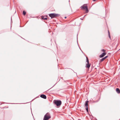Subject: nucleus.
Here are the masks:
<instances>
[{
	"instance_id": "1",
	"label": "nucleus",
	"mask_w": 120,
	"mask_h": 120,
	"mask_svg": "<svg viewBox=\"0 0 120 120\" xmlns=\"http://www.w3.org/2000/svg\"><path fill=\"white\" fill-rule=\"evenodd\" d=\"M51 116L50 114L48 112L45 115L43 119V120H48L51 118Z\"/></svg>"
},
{
	"instance_id": "2",
	"label": "nucleus",
	"mask_w": 120,
	"mask_h": 120,
	"mask_svg": "<svg viewBox=\"0 0 120 120\" xmlns=\"http://www.w3.org/2000/svg\"><path fill=\"white\" fill-rule=\"evenodd\" d=\"M54 103L57 106H60L61 104V101L60 100H55Z\"/></svg>"
},
{
	"instance_id": "3",
	"label": "nucleus",
	"mask_w": 120,
	"mask_h": 120,
	"mask_svg": "<svg viewBox=\"0 0 120 120\" xmlns=\"http://www.w3.org/2000/svg\"><path fill=\"white\" fill-rule=\"evenodd\" d=\"M82 9L85 10L86 13L88 12L87 7L86 5H83L82 7Z\"/></svg>"
},
{
	"instance_id": "4",
	"label": "nucleus",
	"mask_w": 120,
	"mask_h": 120,
	"mask_svg": "<svg viewBox=\"0 0 120 120\" xmlns=\"http://www.w3.org/2000/svg\"><path fill=\"white\" fill-rule=\"evenodd\" d=\"M58 15V14L55 13L51 14H49V16L51 17L52 18L57 16Z\"/></svg>"
},
{
	"instance_id": "5",
	"label": "nucleus",
	"mask_w": 120,
	"mask_h": 120,
	"mask_svg": "<svg viewBox=\"0 0 120 120\" xmlns=\"http://www.w3.org/2000/svg\"><path fill=\"white\" fill-rule=\"evenodd\" d=\"M106 54V53L105 52L103 53L102 54L100 55L99 56L100 58H102Z\"/></svg>"
},
{
	"instance_id": "6",
	"label": "nucleus",
	"mask_w": 120,
	"mask_h": 120,
	"mask_svg": "<svg viewBox=\"0 0 120 120\" xmlns=\"http://www.w3.org/2000/svg\"><path fill=\"white\" fill-rule=\"evenodd\" d=\"M108 57V56H107L103 58H102L100 60V61L101 62L103 61L104 60L106 59Z\"/></svg>"
},
{
	"instance_id": "7",
	"label": "nucleus",
	"mask_w": 120,
	"mask_h": 120,
	"mask_svg": "<svg viewBox=\"0 0 120 120\" xmlns=\"http://www.w3.org/2000/svg\"><path fill=\"white\" fill-rule=\"evenodd\" d=\"M40 97L41 98L45 99H46V96L44 94L41 95L40 96Z\"/></svg>"
},
{
	"instance_id": "8",
	"label": "nucleus",
	"mask_w": 120,
	"mask_h": 120,
	"mask_svg": "<svg viewBox=\"0 0 120 120\" xmlns=\"http://www.w3.org/2000/svg\"><path fill=\"white\" fill-rule=\"evenodd\" d=\"M90 64L89 63L86 64V67L88 69H89L90 66Z\"/></svg>"
},
{
	"instance_id": "9",
	"label": "nucleus",
	"mask_w": 120,
	"mask_h": 120,
	"mask_svg": "<svg viewBox=\"0 0 120 120\" xmlns=\"http://www.w3.org/2000/svg\"><path fill=\"white\" fill-rule=\"evenodd\" d=\"M41 18L44 20H46L47 19V18H46V17L45 16H42L41 17Z\"/></svg>"
},
{
	"instance_id": "10",
	"label": "nucleus",
	"mask_w": 120,
	"mask_h": 120,
	"mask_svg": "<svg viewBox=\"0 0 120 120\" xmlns=\"http://www.w3.org/2000/svg\"><path fill=\"white\" fill-rule=\"evenodd\" d=\"M116 92L118 94H119L120 92V91L119 89L118 88H117L116 89Z\"/></svg>"
},
{
	"instance_id": "11",
	"label": "nucleus",
	"mask_w": 120,
	"mask_h": 120,
	"mask_svg": "<svg viewBox=\"0 0 120 120\" xmlns=\"http://www.w3.org/2000/svg\"><path fill=\"white\" fill-rule=\"evenodd\" d=\"M89 101H87L86 102V103L85 104V106L86 107H88V103Z\"/></svg>"
},
{
	"instance_id": "12",
	"label": "nucleus",
	"mask_w": 120,
	"mask_h": 120,
	"mask_svg": "<svg viewBox=\"0 0 120 120\" xmlns=\"http://www.w3.org/2000/svg\"><path fill=\"white\" fill-rule=\"evenodd\" d=\"M86 62H87V63H88V64L89 63V61L88 60V58L87 57H86Z\"/></svg>"
},
{
	"instance_id": "13",
	"label": "nucleus",
	"mask_w": 120,
	"mask_h": 120,
	"mask_svg": "<svg viewBox=\"0 0 120 120\" xmlns=\"http://www.w3.org/2000/svg\"><path fill=\"white\" fill-rule=\"evenodd\" d=\"M26 12H25L24 11H23V14L24 15H26Z\"/></svg>"
},
{
	"instance_id": "14",
	"label": "nucleus",
	"mask_w": 120,
	"mask_h": 120,
	"mask_svg": "<svg viewBox=\"0 0 120 120\" xmlns=\"http://www.w3.org/2000/svg\"><path fill=\"white\" fill-rule=\"evenodd\" d=\"M86 110L87 111V112H88V107H86Z\"/></svg>"
},
{
	"instance_id": "15",
	"label": "nucleus",
	"mask_w": 120,
	"mask_h": 120,
	"mask_svg": "<svg viewBox=\"0 0 120 120\" xmlns=\"http://www.w3.org/2000/svg\"><path fill=\"white\" fill-rule=\"evenodd\" d=\"M101 51L103 52H104L106 51L104 49H102L101 50Z\"/></svg>"
},
{
	"instance_id": "16",
	"label": "nucleus",
	"mask_w": 120,
	"mask_h": 120,
	"mask_svg": "<svg viewBox=\"0 0 120 120\" xmlns=\"http://www.w3.org/2000/svg\"><path fill=\"white\" fill-rule=\"evenodd\" d=\"M108 35H109V38L110 39L111 38V37H110V34H109Z\"/></svg>"
},
{
	"instance_id": "17",
	"label": "nucleus",
	"mask_w": 120,
	"mask_h": 120,
	"mask_svg": "<svg viewBox=\"0 0 120 120\" xmlns=\"http://www.w3.org/2000/svg\"><path fill=\"white\" fill-rule=\"evenodd\" d=\"M109 34H110V33H109V31H108V35Z\"/></svg>"
},
{
	"instance_id": "18",
	"label": "nucleus",
	"mask_w": 120,
	"mask_h": 120,
	"mask_svg": "<svg viewBox=\"0 0 120 120\" xmlns=\"http://www.w3.org/2000/svg\"><path fill=\"white\" fill-rule=\"evenodd\" d=\"M96 0H93V1H95Z\"/></svg>"
},
{
	"instance_id": "19",
	"label": "nucleus",
	"mask_w": 120,
	"mask_h": 120,
	"mask_svg": "<svg viewBox=\"0 0 120 120\" xmlns=\"http://www.w3.org/2000/svg\"><path fill=\"white\" fill-rule=\"evenodd\" d=\"M65 19L66 18V17H65Z\"/></svg>"
},
{
	"instance_id": "20",
	"label": "nucleus",
	"mask_w": 120,
	"mask_h": 120,
	"mask_svg": "<svg viewBox=\"0 0 120 120\" xmlns=\"http://www.w3.org/2000/svg\"><path fill=\"white\" fill-rule=\"evenodd\" d=\"M55 85H54L53 86H53H54Z\"/></svg>"
}]
</instances>
